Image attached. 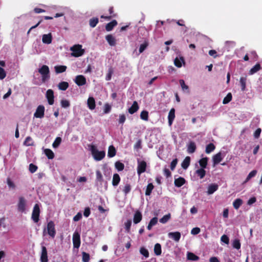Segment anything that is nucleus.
Returning a JSON list of instances; mask_svg holds the SVG:
<instances>
[{
    "label": "nucleus",
    "instance_id": "nucleus-59",
    "mask_svg": "<svg viewBox=\"0 0 262 262\" xmlns=\"http://www.w3.org/2000/svg\"><path fill=\"white\" fill-rule=\"evenodd\" d=\"M37 169V166L31 163L29 165V171L31 173L35 172Z\"/></svg>",
    "mask_w": 262,
    "mask_h": 262
},
{
    "label": "nucleus",
    "instance_id": "nucleus-30",
    "mask_svg": "<svg viewBox=\"0 0 262 262\" xmlns=\"http://www.w3.org/2000/svg\"><path fill=\"white\" fill-rule=\"evenodd\" d=\"M116 151L115 148L113 146L111 145L108 147L107 156L110 158H112L116 155Z\"/></svg>",
    "mask_w": 262,
    "mask_h": 262
},
{
    "label": "nucleus",
    "instance_id": "nucleus-56",
    "mask_svg": "<svg viewBox=\"0 0 262 262\" xmlns=\"http://www.w3.org/2000/svg\"><path fill=\"white\" fill-rule=\"evenodd\" d=\"M130 189H131V188H130V185L128 184H126L124 186V188L123 189V191L124 192L125 194H127V193H128L130 192Z\"/></svg>",
    "mask_w": 262,
    "mask_h": 262
},
{
    "label": "nucleus",
    "instance_id": "nucleus-32",
    "mask_svg": "<svg viewBox=\"0 0 262 262\" xmlns=\"http://www.w3.org/2000/svg\"><path fill=\"white\" fill-rule=\"evenodd\" d=\"M67 68V67L65 66H56L54 67L55 71L57 74L65 72Z\"/></svg>",
    "mask_w": 262,
    "mask_h": 262
},
{
    "label": "nucleus",
    "instance_id": "nucleus-43",
    "mask_svg": "<svg viewBox=\"0 0 262 262\" xmlns=\"http://www.w3.org/2000/svg\"><path fill=\"white\" fill-rule=\"evenodd\" d=\"M33 144V141L30 137H27L24 142V144L27 146H32Z\"/></svg>",
    "mask_w": 262,
    "mask_h": 262
},
{
    "label": "nucleus",
    "instance_id": "nucleus-31",
    "mask_svg": "<svg viewBox=\"0 0 262 262\" xmlns=\"http://www.w3.org/2000/svg\"><path fill=\"white\" fill-rule=\"evenodd\" d=\"M117 22L115 20H114L112 21L111 22L108 23L105 26V29H106V31H111L113 29V28L115 26L117 25Z\"/></svg>",
    "mask_w": 262,
    "mask_h": 262
},
{
    "label": "nucleus",
    "instance_id": "nucleus-26",
    "mask_svg": "<svg viewBox=\"0 0 262 262\" xmlns=\"http://www.w3.org/2000/svg\"><path fill=\"white\" fill-rule=\"evenodd\" d=\"M196 149V145L194 142H190L188 145L187 148V151L189 154H192L193 153Z\"/></svg>",
    "mask_w": 262,
    "mask_h": 262
},
{
    "label": "nucleus",
    "instance_id": "nucleus-22",
    "mask_svg": "<svg viewBox=\"0 0 262 262\" xmlns=\"http://www.w3.org/2000/svg\"><path fill=\"white\" fill-rule=\"evenodd\" d=\"M96 182L97 184H102L103 181V176L100 170H97L96 172Z\"/></svg>",
    "mask_w": 262,
    "mask_h": 262
},
{
    "label": "nucleus",
    "instance_id": "nucleus-39",
    "mask_svg": "<svg viewBox=\"0 0 262 262\" xmlns=\"http://www.w3.org/2000/svg\"><path fill=\"white\" fill-rule=\"evenodd\" d=\"M239 82L241 86L242 91H244L246 87V78L245 77H241Z\"/></svg>",
    "mask_w": 262,
    "mask_h": 262
},
{
    "label": "nucleus",
    "instance_id": "nucleus-28",
    "mask_svg": "<svg viewBox=\"0 0 262 262\" xmlns=\"http://www.w3.org/2000/svg\"><path fill=\"white\" fill-rule=\"evenodd\" d=\"M154 253L156 255H157V256L160 255L162 253L161 245L159 243L156 244L154 246Z\"/></svg>",
    "mask_w": 262,
    "mask_h": 262
},
{
    "label": "nucleus",
    "instance_id": "nucleus-8",
    "mask_svg": "<svg viewBox=\"0 0 262 262\" xmlns=\"http://www.w3.org/2000/svg\"><path fill=\"white\" fill-rule=\"evenodd\" d=\"M45 115V107L42 105H39L36 108L34 114V117L37 118H42Z\"/></svg>",
    "mask_w": 262,
    "mask_h": 262
},
{
    "label": "nucleus",
    "instance_id": "nucleus-19",
    "mask_svg": "<svg viewBox=\"0 0 262 262\" xmlns=\"http://www.w3.org/2000/svg\"><path fill=\"white\" fill-rule=\"evenodd\" d=\"M142 215L141 213L139 211H137L135 213L134 215V218H133L134 223L135 224H137L141 222V221L142 220Z\"/></svg>",
    "mask_w": 262,
    "mask_h": 262
},
{
    "label": "nucleus",
    "instance_id": "nucleus-40",
    "mask_svg": "<svg viewBox=\"0 0 262 262\" xmlns=\"http://www.w3.org/2000/svg\"><path fill=\"white\" fill-rule=\"evenodd\" d=\"M208 158H203L200 160L199 164L202 167L201 168H205L206 167L207 164Z\"/></svg>",
    "mask_w": 262,
    "mask_h": 262
},
{
    "label": "nucleus",
    "instance_id": "nucleus-17",
    "mask_svg": "<svg viewBox=\"0 0 262 262\" xmlns=\"http://www.w3.org/2000/svg\"><path fill=\"white\" fill-rule=\"evenodd\" d=\"M175 118V110L174 108H171L169 113L168 116V124L169 126H171L172 124L173 121Z\"/></svg>",
    "mask_w": 262,
    "mask_h": 262
},
{
    "label": "nucleus",
    "instance_id": "nucleus-7",
    "mask_svg": "<svg viewBox=\"0 0 262 262\" xmlns=\"http://www.w3.org/2000/svg\"><path fill=\"white\" fill-rule=\"evenodd\" d=\"M137 173L139 176L145 172L146 168V163L145 161L138 159Z\"/></svg>",
    "mask_w": 262,
    "mask_h": 262
},
{
    "label": "nucleus",
    "instance_id": "nucleus-4",
    "mask_svg": "<svg viewBox=\"0 0 262 262\" xmlns=\"http://www.w3.org/2000/svg\"><path fill=\"white\" fill-rule=\"evenodd\" d=\"M47 233L51 236L52 238H54L56 234V231L55 229V225L53 221H50L47 225V229H45L43 230V235H46Z\"/></svg>",
    "mask_w": 262,
    "mask_h": 262
},
{
    "label": "nucleus",
    "instance_id": "nucleus-5",
    "mask_svg": "<svg viewBox=\"0 0 262 262\" xmlns=\"http://www.w3.org/2000/svg\"><path fill=\"white\" fill-rule=\"evenodd\" d=\"M38 72L41 75L42 81L45 82L50 78V70L47 66H42L39 69Z\"/></svg>",
    "mask_w": 262,
    "mask_h": 262
},
{
    "label": "nucleus",
    "instance_id": "nucleus-29",
    "mask_svg": "<svg viewBox=\"0 0 262 262\" xmlns=\"http://www.w3.org/2000/svg\"><path fill=\"white\" fill-rule=\"evenodd\" d=\"M190 158L189 157H186L181 164V166L183 169H187L190 164Z\"/></svg>",
    "mask_w": 262,
    "mask_h": 262
},
{
    "label": "nucleus",
    "instance_id": "nucleus-41",
    "mask_svg": "<svg viewBox=\"0 0 262 262\" xmlns=\"http://www.w3.org/2000/svg\"><path fill=\"white\" fill-rule=\"evenodd\" d=\"M45 153L49 159H52L54 157V152L50 149H46L45 150Z\"/></svg>",
    "mask_w": 262,
    "mask_h": 262
},
{
    "label": "nucleus",
    "instance_id": "nucleus-63",
    "mask_svg": "<svg viewBox=\"0 0 262 262\" xmlns=\"http://www.w3.org/2000/svg\"><path fill=\"white\" fill-rule=\"evenodd\" d=\"M103 169H104V174L106 177H108L110 178V176H111V169L110 168H108L107 167H104L103 168Z\"/></svg>",
    "mask_w": 262,
    "mask_h": 262
},
{
    "label": "nucleus",
    "instance_id": "nucleus-57",
    "mask_svg": "<svg viewBox=\"0 0 262 262\" xmlns=\"http://www.w3.org/2000/svg\"><path fill=\"white\" fill-rule=\"evenodd\" d=\"M7 184L10 189H14L15 188L14 183L10 180V178H8L7 180Z\"/></svg>",
    "mask_w": 262,
    "mask_h": 262
},
{
    "label": "nucleus",
    "instance_id": "nucleus-3",
    "mask_svg": "<svg viewBox=\"0 0 262 262\" xmlns=\"http://www.w3.org/2000/svg\"><path fill=\"white\" fill-rule=\"evenodd\" d=\"M70 50L72 51L71 56L78 57L82 56L84 52V50L82 49V46L80 45H76L71 47Z\"/></svg>",
    "mask_w": 262,
    "mask_h": 262
},
{
    "label": "nucleus",
    "instance_id": "nucleus-34",
    "mask_svg": "<svg viewBox=\"0 0 262 262\" xmlns=\"http://www.w3.org/2000/svg\"><path fill=\"white\" fill-rule=\"evenodd\" d=\"M58 87L59 90L65 91L69 87V83L67 82L62 81L58 84Z\"/></svg>",
    "mask_w": 262,
    "mask_h": 262
},
{
    "label": "nucleus",
    "instance_id": "nucleus-51",
    "mask_svg": "<svg viewBox=\"0 0 262 262\" xmlns=\"http://www.w3.org/2000/svg\"><path fill=\"white\" fill-rule=\"evenodd\" d=\"M115 167L118 171H121L124 169V165L122 163L117 161L115 163Z\"/></svg>",
    "mask_w": 262,
    "mask_h": 262
},
{
    "label": "nucleus",
    "instance_id": "nucleus-50",
    "mask_svg": "<svg viewBox=\"0 0 262 262\" xmlns=\"http://www.w3.org/2000/svg\"><path fill=\"white\" fill-rule=\"evenodd\" d=\"M98 21L99 20L98 18H93L90 20V26L92 28H94L98 23Z\"/></svg>",
    "mask_w": 262,
    "mask_h": 262
},
{
    "label": "nucleus",
    "instance_id": "nucleus-23",
    "mask_svg": "<svg viewBox=\"0 0 262 262\" xmlns=\"http://www.w3.org/2000/svg\"><path fill=\"white\" fill-rule=\"evenodd\" d=\"M185 183V180L182 177H179L174 180V185L176 187H180L184 185Z\"/></svg>",
    "mask_w": 262,
    "mask_h": 262
},
{
    "label": "nucleus",
    "instance_id": "nucleus-33",
    "mask_svg": "<svg viewBox=\"0 0 262 262\" xmlns=\"http://www.w3.org/2000/svg\"><path fill=\"white\" fill-rule=\"evenodd\" d=\"M257 171L256 170H253L251 171L249 174L248 175L247 178L245 181L244 182V183H246L248 182L251 178L254 177L257 174Z\"/></svg>",
    "mask_w": 262,
    "mask_h": 262
},
{
    "label": "nucleus",
    "instance_id": "nucleus-16",
    "mask_svg": "<svg viewBox=\"0 0 262 262\" xmlns=\"http://www.w3.org/2000/svg\"><path fill=\"white\" fill-rule=\"evenodd\" d=\"M42 41L45 44H50L52 41V36L51 33L43 34L42 35Z\"/></svg>",
    "mask_w": 262,
    "mask_h": 262
},
{
    "label": "nucleus",
    "instance_id": "nucleus-37",
    "mask_svg": "<svg viewBox=\"0 0 262 262\" xmlns=\"http://www.w3.org/2000/svg\"><path fill=\"white\" fill-rule=\"evenodd\" d=\"M215 149V146L213 143H209L206 146L205 152L207 154H209L213 151Z\"/></svg>",
    "mask_w": 262,
    "mask_h": 262
},
{
    "label": "nucleus",
    "instance_id": "nucleus-61",
    "mask_svg": "<svg viewBox=\"0 0 262 262\" xmlns=\"http://www.w3.org/2000/svg\"><path fill=\"white\" fill-rule=\"evenodd\" d=\"M221 240L222 242L228 244L229 243V237L226 235H223L221 238Z\"/></svg>",
    "mask_w": 262,
    "mask_h": 262
},
{
    "label": "nucleus",
    "instance_id": "nucleus-13",
    "mask_svg": "<svg viewBox=\"0 0 262 262\" xmlns=\"http://www.w3.org/2000/svg\"><path fill=\"white\" fill-rule=\"evenodd\" d=\"M40 261L41 262H48V256L47 249L45 246L41 247V254L40 256Z\"/></svg>",
    "mask_w": 262,
    "mask_h": 262
},
{
    "label": "nucleus",
    "instance_id": "nucleus-6",
    "mask_svg": "<svg viewBox=\"0 0 262 262\" xmlns=\"http://www.w3.org/2000/svg\"><path fill=\"white\" fill-rule=\"evenodd\" d=\"M40 209L38 204H35L33 207L31 219L34 223H37L39 221Z\"/></svg>",
    "mask_w": 262,
    "mask_h": 262
},
{
    "label": "nucleus",
    "instance_id": "nucleus-49",
    "mask_svg": "<svg viewBox=\"0 0 262 262\" xmlns=\"http://www.w3.org/2000/svg\"><path fill=\"white\" fill-rule=\"evenodd\" d=\"M61 142V138L60 137H57L53 143V147L56 148L59 146Z\"/></svg>",
    "mask_w": 262,
    "mask_h": 262
},
{
    "label": "nucleus",
    "instance_id": "nucleus-10",
    "mask_svg": "<svg viewBox=\"0 0 262 262\" xmlns=\"http://www.w3.org/2000/svg\"><path fill=\"white\" fill-rule=\"evenodd\" d=\"M224 157V153H222L221 152H219L214 156H213L212 158L213 166H215L216 165H217L220 162H221Z\"/></svg>",
    "mask_w": 262,
    "mask_h": 262
},
{
    "label": "nucleus",
    "instance_id": "nucleus-2",
    "mask_svg": "<svg viewBox=\"0 0 262 262\" xmlns=\"http://www.w3.org/2000/svg\"><path fill=\"white\" fill-rule=\"evenodd\" d=\"M17 208L18 212L26 213L27 208V201L24 197H19Z\"/></svg>",
    "mask_w": 262,
    "mask_h": 262
},
{
    "label": "nucleus",
    "instance_id": "nucleus-12",
    "mask_svg": "<svg viewBox=\"0 0 262 262\" xmlns=\"http://www.w3.org/2000/svg\"><path fill=\"white\" fill-rule=\"evenodd\" d=\"M74 82L78 86H82L86 83V79L84 76L80 75L76 76Z\"/></svg>",
    "mask_w": 262,
    "mask_h": 262
},
{
    "label": "nucleus",
    "instance_id": "nucleus-18",
    "mask_svg": "<svg viewBox=\"0 0 262 262\" xmlns=\"http://www.w3.org/2000/svg\"><path fill=\"white\" fill-rule=\"evenodd\" d=\"M184 58L181 56L180 57H176L174 60V64L178 68H181L182 66V63L185 64Z\"/></svg>",
    "mask_w": 262,
    "mask_h": 262
},
{
    "label": "nucleus",
    "instance_id": "nucleus-35",
    "mask_svg": "<svg viewBox=\"0 0 262 262\" xmlns=\"http://www.w3.org/2000/svg\"><path fill=\"white\" fill-rule=\"evenodd\" d=\"M243 201L241 199H236L233 203V206L235 209H238L242 205Z\"/></svg>",
    "mask_w": 262,
    "mask_h": 262
},
{
    "label": "nucleus",
    "instance_id": "nucleus-11",
    "mask_svg": "<svg viewBox=\"0 0 262 262\" xmlns=\"http://www.w3.org/2000/svg\"><path fill=\"white\" fill-rule=\"evenodd\" d=\"M48 102L50 105H52L54 102V96L53 91L49 89L47 90L46 94Z\"/></svg>",
    "mask_w": 262,
    "mask_h": 262
},
{
    "label": "nucleus",
    "instance_id": "nucleus-38",
    "mask_svg": "<svg viewBox=\"0 0 262 262\" xmlns=\"http://www.w3.org/2000/svg\"><path fill=\"white\" fill-rule=\"evenodd\" d=\"M154 186L152 183H149L147 186L146 191H145V195H150L152 190H153Z\"/></svg>",
    "mask_w": 262,
    "mask_h": 262
},
{
    "label": "nucleus",
    "instance_id": "nucleus-1",
    "mask_svg": "<svg viewBox=\"0 0 262 262\" xmlns=\"http://www.w3.org/2000/svg\"><path fill=\"white\" fill-rule=\"evenodd\" d=\"M89 147L92 155L96 161H100L104 158L105 156L104 151H99L97 147L94 145H91Z\"/></svg>",
    "mask_w": 262,
    "mask_h": 262
},
{
    "label": "nucleus",
    "instance_id": "nucleus-24",
    "mask_svg": "<svg viewBox=\"0 0 262 262\" xmlns=\"http://www.w3.org/2000/svg\"><path fill=\"white\" fill-rule=\"evenodd\" d=\"M187 258L189 260L196 261L199 259V257L192 252H188L187 253Z\"/></svg>",
    "mask_w": 262,
    "mask_h": 262
},
{
    "label": "nucleus",
    "instance_id": "nucleus-21",
    "mask_svg": "<svg viewBox=\"0 0 262 262\" xmlns=\"http://www.w3.org/2000/svg\"><path fill=\"white\" fill-rule=\"evenodd\" d=\"M138 103L136 101H134L131 107L128 108V112L130 114H133L138 111Z\"/></svg>",
    "mask_w": 262,
    "mask_h": 262
},
{
    "label": "nucleus",
    "instance_id": "nucleus-48",
    "mask_svg": "<svg viewBox=\"0 0 262 262\" xmlns=\"http://www.w3.org/2000/svg\"><path fill=\"white\" fill-rule=\"evenodd\" d=\"M179 82H180V85L182 88V89L183 91H187L188 92L189 91V88L188 86L185 84V81L183 79H180L179 80Z\"/></svg>",
    "mask_w": 262,
    "mask_h": 262
},
{
    "label": "nucleus",
    "instance_id": "nucleus-36",
    "mask_svg": "<svg viewBox=\"0 0 262 262\" xmlns=\"http://www.w3.org/2000/svg\"><path fill=\"white\" fill-rule=\"evenodd\" d=\"M260 69V65L259 63H257L249 71V74L250 75H253L256 73Z\"/></svg>",
    "mask_w": 262,
    "mask_h": 262
},
{
    "label": "nucleus",
    "instance_id": "nucleus-14",
    "mask_svg": "<svg viewBox=\"0 0 262 262\" xmlns=\"http://www.w3.org/2000/svg\"><path fill=\"white\" fill-rule=\"evenodd\" d=\"M169 238H172L174 241L178 242L179 241L181 237V233L179 232H169L168 234Z\"/></svg>",
    "mask_w": 262,
    "mask_h": 262
},
{
    "label": "nucleus",
    "instance_id": "nucleus-64",
    "mask_svg": "<svg viewBox=\"0 0 262 262\" xmlns=\"http://www.w3.org/2000/svg\"><path fill=\"white\" fill-rule=\"evenodd\" d=\"M126 120V117L124 114L119 115V123L120 124H123Z\"/></svg>",
    "mask_w": 262,
    "mask_h": 262
},
{
    "label": "nucleus",
    "instance_id": "nucleus-20",
    "mask_svg": "<svg viewBox=\"0 0 262 262\" xmlns=\"http://www.w3.org/2000/svg\"><path fill=\"white\" fill-rule=\"evenodd\" d=\"M105 39L110 46H115L116 45V39L112 35L109 34L106 35Z\"/></svg>",
    "mask_w": 262,
    "mask_h": 262
},
{
    "label": "nucleus",
    "instance_id": "nucleus-62",
    "mask_svg": "<svg viewBox=\"0 0 262 262\" xmlns=\"http://www.w3.org/2000/svg\"><path fill=\"white\" fill-rule=\"evenodd\" d=\"M178 163V159H173L170 163V169L171 170H173Z\"/></svg>",
    "mask_w": 262,
    "mask_h": 262
},
{
    "label": "nucleus",
    "instance_id": "nucleus-44",
    "mask_svg": "<svg viewBox=\"0 0 262 262\" xmlns=\"http://www.w3.org/2000/svg\"><path fill=\"white\" fill-rule=\"evenodd\" d=\"M196 173L201 179H203L206 174V171L203 168H200L196 170Z\"/></svg>",
    "mask_w": 262,
    "mask_h": 262
},
{
    "label": "nucleus",
    "instance_id": "nucleus-60",
    "mask_svg": "<svg viewBox=\"0 0 262 262\" xmlns=\"http://www.w3.org/2000/svg\"><path fill=\"white\" fill-rule=\"evenodd\" d=\"M61 105L62 107L67 108L70 106V103L67 100H62L61 101Z\"/></svg>",
    "mask_w": 262,
    "mask_h": 262
},
{
    "label": "nucleus",
    "instance_id": "nucleus-25",
    "mask_svg": "<svg viewBox=\"0 0 262 262\" xmlns=\"http://www.w3.org/2000/svg\"><path fill=\"white\" fill-rule=\"evenodd\" d=\"M120 181V178L119 175L117 173H115L113 175L112 185L116 187L119 184Z\"/></svg>",
    "mask_w": 262,
    "mask_h": 262
},
{
    "label": "nucleus",
    "instance_id": "nucleus-52",
    "mask_svg": "<svg viewBox=\"0 0 262 262\" xmlns=\"http://www.w3.org/2000/svg\"><path fill=\"white\" fill-rule=\"evenodd\" d=\"M232 246L234 248L239 249L241 248V243L239 240L235 239L233 241Z\"/></svg>",
    "mask_w": 262,
    "mask_h": 262
},
{
    "label": "nucleus",
    "instance_id": "nucleus-45",
    "mask_svg": "<svg viewBox=\"0 0 262 262\" xmlns=\"http://www.w3.org/2000/svg\"><path fill=\"white\" fill-rule=\"evenodd\" d=\"M140 118L141 119L148 121V113L146 111H143L140 114Z\"/></svg>",
    "mask_w": 262,
    "mask_h": 262
},
{
    "label": "nucleus",
    "instance_id": "nucleus-58",
    "mask_svg": "<svg viewBox=\"0 0 262 262\" xmlns=\"http://www.w3.org/2000/svg\"><path fill=\"white\" fill-rule=\"evenodd\" d=\"M148 46V43L146 42H145L144 43L141 44L139 48V53H142L145 49L147 48Z\"/></svg>",
    "mask_w": 262,
    "mask_h": 262
},
{
    "label": "nucleus",
    "instance_id": "nucleus-46",
    "mask_svg": "<svg viewBox=\"0 0 262 262\" xmlns=\"http://www.w3.org/2000/svg\"><path fill=\"white\" fill-rule=\"evenodd\" d=\"M232 94L231 93H229L227 96L224 98L223 103L224 104L228 103L232 100Z\"/></svg>",
    "mask_w": 262,
    "mask_h": 262
},
{
    "label": "nucleus",
    "instance_id": "nucleus-53",
    "mask_svg": "<svg viewBox=\"0 0 262 262\" xmlns=\"http://www.w3.org/2000/svg\"><path fill=\"white\" fill-rule=\"evenodd\" d=\"M113 73V70L112 68H110L108 70V73L106 75L105 80L109 81L111 79L112 75Z\"/></svg>",
    "mask_w": 262,
    "mask_h": 262
},
{
    "label": "nucleus",
    "instance_id": "nucleus-55",
    "mask_svg": "<svg viewBox=\"0 0 262 262\" xmlns=\"http://www.w3.org/2000/svg\"><path fill=\"white\" fill-rule=\"evenodd\" d=\"M125 228L127 232H129L130 228L132 225V221L130 220H127L124 224Z\"/></svg>",
    "mask_w": 262,
    "mask_h": 262
},
{
    "label": "nucleus",
    "instance_id": "nucleus-9",
    "mask_svg": "<svg viewBox=\"0 0 262 262\" xmlns=\"http://www.w3.org/2000/svg\"><path fill=\"white\" fill-rule=\"evenodd\" d=\"M73 243L74 248H78L80 245V234L77 232H75L73 235Z\"/></svg>",
    "mask_w": 262,
    "mask_h": 262
},
{
    "label": "nucleus",
    "instance_id": "nucleus-27",
    "mask_svg": "<svg viewBox=\"0 0 262 262\" xmlns=\"http://www.w3.org/2000/svg\"><path fill=\"white\" fill-rule=\"evenodd\" d=\"M88 107L90 110H94L95 108V101L94 98L89 97L88 100Z\"/></svg>",
    "mask_w": 262,
    "mask_h": 262
},
{
    "label": "nucleus",
    "instance_id": "nucleus-47",
    "mask_svg": "<svg viewBox=\"0 0 262 262\" xmlns=\"http://www.w3.org/2000/svg\"><path fill=\"white\" fill-rule=\"evenodd\" d=\"M140 253L143 255L145 258L149 257L148 251L144 247H141L140 249Z\"/></svg>",
    "mask_w": 262,
    "mask_h": 262
},
{
    "label": "nucleus",
    "instance_id": "nucleus-42",
    "mask_svg": "<svg viewBox=\"0 0 262 262\" xmlns=\"http://www.w3.org/2000/svg\"><path fill=\"white\" fill-rule=\"evenodd\" d=\"M170 217L171 215L170 213L166 214L160 219V222L162 224H165L170 220Z\"/></svg>",
    "mask_w": 262,
    "mask_h": 262
},
{
    "label": "nucleus",
    "instance_id": "nucleus-54",
    "mask_svg": "<svg viewBox=\"0 0 262 262\" xmlns=\"http://www.w3.org/2000/svg\"><path fill=\"white\" fill-rule=\"evenodd\" d=\"M82 254V261L83 262H88L90 260V255L85 252H83Z\"/></svg>",
    "mask_w": 262,
    "mask_h": 262
},
{
    "label": "nucleus",
    "instance_id": "nucleus-15",
    "mask_svg": "<svg viewBox=\"0 0 262 262\" xmlns=\"http://www.w3.org/2000/svg\"><path fill=\"white\" fill-rule=\"evenodd\" d=\"M218 188L219 185L217 184L213 183L209 185L207 190L208 194H213L218 189Z\"/></svg>",
    "mask_w": 262,
    "mask_h": 262
}]
</instances>
